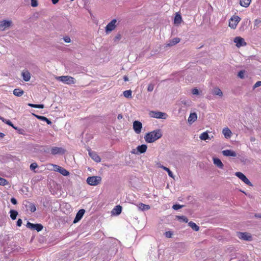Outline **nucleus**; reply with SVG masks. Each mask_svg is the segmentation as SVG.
<instances>
[{
    "instance_id": "f257e3e1",
    "label": "nucleus",
    "mask_w": 261,
    "mask_h": 261,
    "mask_svg": "<svg viewBox=\"0 0 261 261\" xmlns=\"http://www.w3.org/2000/svg\"><path fill=\"white\" fill-rule=\"evenodd\" d=\"M163 136V132L160 129H156L153 131L148 132L144 136V140L148 143H152L161 138Z\"/></svg>"
},
{
    "instance_id": "f03ea898",
    "label": "nucleus",
    "mask_w": 261,
    "mask_h": 261,
    "mask_svg": "<svg viewBox=\"0 0 261 261\" xmlns=\"http://www.w3.org/2000/svg\"><path fill=\"white\" fill-rule=\"evenodd\" d=\"M56 79L57 81H60L63 83L67 85H71L75 83V80L74 78L68 75L56 76Z\"/></svg>"
},
{
    "instance_id": "7ed1b4c3",
    "label": "nucleus",
    "mask_w": 261,
    "mask_h": 261,
    "mask_svg": "<svg viewBox=\"0 0 261 261\" xmlns=\"http://www.w3.org/2000/svg\"><path fill=\"white\" fill-rule=\"evenodd\" d=\"M87 182L90 186H95L101 181V177L98 176H92L87 178Z\"/></svg>"
},
{
    "instance_id": "20e7f679",
    "label": "nucleus",
    "mask_w": 261,
    "mask_h": 261,
    "mask_svg": "<svg viewBox=\"0 0 261 261\" xmlns=\"http://www.w3.org/2000/svg\"><path fill=\"white\" fill-rule=\"evenodd\" d=\"M149 115L152 118L157 119H165L168 117L166 113L158 111H151L150 112Z\"/></svg>"
},
{
    "instance_id": "39448f33",
    "label": "nucleus",
    "mask_w": 261,
    "mask_h": 261,
    "mask_svg": "<svg viewBox=\"0 0 261 261\" xmlns=\"http://www.w3.org/2000/svg\"><path fill=\"white\" fill-rule=\"evenodd\" d=\"M13 22L11 20H3L0 21V30L5 31L12 26Z\"/></svg>"
},
{
    "instance_id": "423d86ee",
    "label": "nucleus",
    "mask_w": 261,
    "mask_h": 261,
    "mask_svg": "<svg viewBox=\"0 0 261 261\" xmlns=\"http://www.w3.org/2000/svg\"><path fill=\"white\" fill-rule=\"evenodd\" d=\"M240 20L241 18L239 16L236 15L233 16L229 19V27L233 29H236Z\"/></svg>"
},
{
    "instance_id": "0eeeda50",
    "label": "nucleus",
    "mask_w": 261,
    "mask_h": 261,
    "mask_svg": "<svg viewBox=\"0 0 261 261\" xmlns=\"http://www.w3.org/2000/svg\"><path fill=\"white\" fill-rule=\"evenodd\" d=\"M117 20L116 19H114L107 25L105 29L107 34H108L115 30L117 26Z\"/></svg>"
},
{
    "instance_id": "6e6552de",
    "label": "nucleus",
    "mask_w": 261,
    "mask_h": 261,
    "mask_svg": "<svg viewBox=\"0 0 261 261\" xmlns=\"http://www.w3.org/2000/svg\"><path fill=\"white\" fill-rule=\"evenodd\" d=\"M51 166L53 167V169L55 171L59 172L64 176H68L69 175V172L65 169L57 165L51 164Z\"/></svg>"
},
{
    "instance_id": "1a4fd4ad",
    "label": "nucleus",
    "mask_w": 261,
    "mask_h": 261,
    "mask_svg": "<svg viewBox=\"0 0 261 261\" xmlns=\"http://www.w3.org/2000/svg\"><path fill=\"white\" fill-rule=\"evenodd\" d=\"M236 176H237L239 178H240L242 181H243L246 185L252 186V185L249 180L246 177V176L242 172H237L235 173Z\"/></svg>"
},
{
    "instance_id": "9d476101",
    "label": "nucleus",
    "mask_w": 261,
    "mask_h": 261,
    "mask_svg": "<svg viewBox=\"0 0 261 261\" xmlns=\"http://www.w3.org/2000/svg\"><path fill=\"white\" fill-rule=\"evenodd\" d=\"M27 227L32 230H36L38 232L43 229V226L40 224H33L29 222L27 223Z\"/></svg>"
},
{
    "instance_id": "9b49d317",
    "label": "nucleus",
    "mask_w": 261,
    "mask_h": 261,
    "mask_svg": "<svg viewBox=\"0 0 261 261\" xmlns=\"http://www.w3.org/2000/svg\"><path fill=\"white\" fill-rule=\"evenodd\" d=\"M133 126L135 132L137 134H140L142 128V123L139 121H135Z\"/></svg>"
},
{
    "instance_id": "f8f14e48",
    "label": "nucleus",
    "mask_w": 261,
    "mask_h": 261,
    "mask_svg": "<svg viewBox=\"0 0 261 261\" xmlns=\"http://www.w3.org/2000/svg\"><path fill=\"white\" fill-rule=\"evenodd\" d=\"M65 149L62 147H53L51 148V153L53 155L63 154L65 152Z\"/></svg>"
},
{
    "instance_id": "ddd939ff",
    "label": "nucleus",
    "mask_w": 261,
    "mask_h": 261,
    "mask_svg": "<svg viewBox=\"0 0 261 261\" xmlns=\"http://www.w3.org/2000/svg\"><path fill=\"white\" fill-rule=\"evenodd\" d=\"M147 149V146L145 144H142L141 145L138 146L137 148V151L135 150L132 151V153L134 154H138L139 153H145Z\"/></svg>"
},
{
    "instance_id": "4468645a",
    "label": "nucleus",
    "mask_w": 261,
    "mask_h": 261,
    "mask_svg": "<svg viewBox=\"0 0 261 261\" xmlns=\"http://www.w3.org/2000/svg\"><path fill=\"white\" fill-rule=\"evenodd\" d=\"M88 153L89 156L97 163H99L101 161L100 157L97 154V153L95 152L91 151L90 150H88Z\"/></svg>"
},
{
    "instance_id": "2eb2a0df",
    "label": "nucleus",
    "mask_w": 261,
    "mask_h": 261,
    "mask_svg": "<svg viewBox=\"0 0 261 261\" xmlns=\"http://www.w3.org/2000/svg\"><path fill=\"white\" fill-rule=\"evenodd\" d=\"M234 42L236 43V46L238 47L246 45V42L244 39L241 37H236L234 39Z\"/></svg>"
},
{
    "instance_id": "dca6fc26",
    "label": "nucleus",
    "mask_w": 261,
    "mask_h": 261,
    "mask_svg": "<svg viewBox=\"0 0 261 261\" xmlns=\"http://www.w3.org/2000/svg\"><path fill=\"white\" fill-rule=\"evenodd\" d=\"M237 236L239 239L246 241L251 240V236L246 232H238Z\"/></svg>"
},
{
    "instance_id": "f3484780",
    "label": "nucleus",
    "mask_w": 261,
    "mask_h": 261,
    "mask_svg": "<svg viewBox=\"0 0 261 261\" xmlns=\"http://www.w3.org/2000/svg\"><path fill=\"white\" fill-rule=\"evenodd\" d=\"M222 153L224 156L236 157L237 156V153L232 150H224L222 151Z\"/></svg>"
},
{
    "instance_id": "a211bd4d",
    "label": "nucleus",
    "mask_w": 261,
    "mask_h": 261,
    "mask_svg": "<svg viewBox=\"0 0 261 261\" xmlns=\"http://www.w3.org/2000/svg\"><path fill=\"white\" fill-rule=\"evenodd\" d=\"M85 211L84 209L80 210L76 214L75 218L73 221L74 223H76L79 222L83 217Z\"/></svg>"
},
{
    "instance_id": "6ab92c4d",
    "label": "nucleus",
    "mask_w": 261,
    "mask_h": 261,
    "mask_svg": "<svg viewBox=\"0 0 261 261\" xmlns=\"http://www.w3.org/2000/svg\"><path fill=\"white\" fill-rule=\"evenodd\" d=\"M197 119V115L196 113H191L188 119V122L191 124Z\"/></svg>"
},
{
    "instance_id": "aec40b11",
    "label": "nucleus",
    "mask_w": 261,
    "mask_h": 261,
    "mask_svg": "<svg viewBox=\"0 0 261 261\" xmlns=\"http://www.w3.org/2000/svg\"><path fill=\"white\" fill-rule=\"evenodd\" d=\"M213 161L214 165L220 169H223L224 165L222 161L218 158H213Z\"/></svg>"
},
{
    "instance_id": "412c9836",
    "label": "nucleus",
    "mask_w": 261,
    "mask_h": 261,
    "mask_svg": "<svg viewBox=\"0 0 261 261\" xmlns=\"http://www.w3.org/2000/svg\"><path fill=\"white\" fill-rule=\"evenodd\" d=\"M222 134L226 139L230 138L232 136V132L228 127H225L223 129Z\"/></svg>"
},
{
    "instance_id": "4be33fe9",
    "label": "nucleus",
    "mask_w": 261,
    "mask_h": 261,
    "mask_svg": "<svg viewBox=\"0 0 261 261\" xmlns=\"http://www.w3.org/2000/svg\"><path fill=\"white\" fill-rule=\"evenodd\" d=\"M136 205L138 207L139 210L142 211H147L150 209V206L149 205L145 204L142 203H139L136 204Z\"/></svg>"
},
{
    "instance_id": "5701e85b",
    "label": "nucleus",
    "mask_w": 261,
    "mask_h": 261,
    "mask_svg": "<svg viewBox=\"0 0 261 261\" xmlns=\"http://www.w3.org/2000/svg\"><path fill=\"white\" fill-rule=\"evenodd\" d=\"M122 211V207L120 205L116 206L112 211V214L113 215H119Z\"/></svg>"
},
{
    "instance_id": "b1692460",
    "label": "nucleus",
    "mask_w": 261,
    "mask_h": 261,
    "mask_svg": "<svg viewBox=\"0 0 261 261\" xmlns=\"http://www.w3.org/2000/svg\"><path fill=\"white\" fill-rule=\"evenodd\" d=\"M22 76L23 77V80L25 81V82L29 81L31 79V74L27 70L23 71L22 72Z\"/></svg>"
},
{
    "instance_id": "393cba45",
    "label": "nucleus",
    "mask_w": 261,
    "mask_h": 261,
    "mask_svg": "<svg viewBox=\"0 0 261 261\" xmlns=\"http://www.w3.org/2000/svg\"><path fill=\"white\" fill-rule=\"evenodd\" d=\"M180 39L179 38H174L171 40L167 44L166 46H172L180 42Z\"/></svg>"
},
{
    "instance_id": "a878e982",
    "label": "nucleus",
    "mask_w": 261,
    "mask_h": 261,
    "mask_svg": "<svg viewBox=\"0 0 261 261\" xmlns=\"http://www.w3.org/2000/svg\"><path fill=\"white\" fill-rule=\"evenodd\" d=\"M212 93L215 95H217L220 97H222L223 96V92L221 89L218 87H215L213 89Z\"/></svg>"
},
{
    "instance_id": "bb28decb",
    "label": "nucleus",
    "mask_w": 261,
    "mask_h": 261,
    "mask_svg": "<svg viewBox=\"0 0 261 261\" xmlns=\"http://www.w3.org/2000/svg\"><path fill=\"white\" fill-rule=\"evenodd\" d=\"M182 21V18L180 15L176 14L175 17L174 22L176 25L179 24Z\"/></svg>"
},
{
    "instance_id": "cd10ccee",
    "label": "nucleus",
    "mask_w": 261,
    "mask_h": 261,
    "mask_svg": "<svg viewBox=\"0 0 261 261\" xmlns=\"http://www.w3.org/2000/svg\"><path fill=\"white\" fill-rule=\"evenodd\" d=\"M199 138L201 140H206L207 139H210L211 138L210 137L208 133L205 132H203L199 136Z\"/></svg>"
},
{
    "instance_id": "c85d7f7f",
    "label": "nucleus",
    "mask_w": 261,
    "mask_h": 261,
    "mask_svg": "<svg viewBox=\"0 0 261 261\" xmlns=\"http://www.w3.org/2000/svg\"><path fill=\"white\" fill-rule=\"evenodd\" d=\"M24 92L20 89H15L13 90V94L16 96L20 97L23 95Z\"/></svg>"
},
{
    "instance_id": "c756f323",
    "label": "nucleus",
    "mask_w": 261,
    "mask_h": 261,
    "mask_svg": "<svg viewBox=\"0 0 261 261\" xmlns=\"http://www.w3.org/2000/svg\"><path fill=\"white\" fill-rule=\"evenodd\" d=\"M251 0H240V5L244 7H247L250 4Z\"/></svg>"
},
{
    "instance_id": "7c9ffc66",
    "label": "nucleus",
    "mask_w": 261,
    "mask_h": 261,
    "mask_svg": "<svg viewBox=\"0 0 261 261\" xmlns=\"http://www.w3.org/2000/svg\"><path fill=\"white\" fill-rule=\"evenodd\" d=\"M35 116L38 119L46 122V123L48 124H50L51 123V121L49 120H48L47 118H46L45 117L41 116H38V115H35Z\"/></svg>"
},
{
    "instance_id": "2f4dec72",
    "label": "nucleus",
    "mask_w": 261,
    "mask_h": 261,
    "mask_svg": "<svg viewBox=\"0 0 261 261\" xmlns=\"http://www.w3.org/2000/svg\"><path fill=\"white\" fill-rule=\"evenodd\" d=\"M188 224L195 231H198L199 229V226L193 222H190Z\"/></svg>"
},
{
    "instance_id": "473e14b6",
    "label": "nucleus",
    "mask_w": 261,
    "mask_h": 261,
    "mask_svg": "<svg viewBox=\"0 0 261 261\" xmlns=\"http://www.w3.org/2000/svg\"><path fill=\"white\" fill-rule=\"evenodd\" d=\"M10 213L11 218L12 220H15L18 215L17 212L15 210H11Z\"/></svg>"
},
{
    "instance_id": "72a5a7b5",
    "label": "nucleus",
    "mask_w": 261,
    "mask_h": 261,
    "mask_svg": "<svg viewBox=\"0 0 261 261\" xmlns=\"http://www.w3.org/2000/svg\"><path fill=\"white\" fill-rule=\"evenodd\" d=\"M180 105H183L185 107H188L190 106V101L187 99H183L180 101Z\"/></svg>"
},
{
    "instance_id": "f704fd0d",
    "label": "nucleus",
    "mask_w": 261,
    "mask_h": 261,
    "mask_svg": "<svg viewBox=\"0 0 261 261\" xmlns=\"http://www.w3.org/2000/svg\"><path fill=\"white\" fill-rule=\"evenodd\" d=\"M0 119L1 120H2V121L4 122H5L6 123H7V124L9 125L10 126H12L14 128H15V129H17L16 127H15L13 124H12V123L9 120H6V119H5L4 118H2V117H0Z\"/></svg>"
},
{
    "instance_id": "c9c22d12",
    "label": "nucleus",
    "mask_w": 261,
    "mask_h": 261,
    "mask_svg": "<svg viewBox=\"0 0 261 261\" xmlns=\"http://www.w3.org/2000/svg\"><path fill=\"white\" fill-rule=\"evenodd\" d=\"M29 210L32 212H34L36 210V206L34 204L30 203L28 206Z\"/></svg>"
},
{
    "instance_id": "e433bc0d",
    "label": "nucleus",
    "mask_w": 261,
    "mask_h": 261,
    "mask_svg": "<svg viewBox=\"0 0 261 261\" xmlns=\"http://www.w3.org/2000/svg\"><path fill=\"white\" fill-rule=\"evenodd\" d=\"M28 106L35 108H40L42 109L44 108L43 105H35V104H32V103H28Z\"/></svg>"
},
{
    "instance_id": "4c0bfd02",
    "label": "nucleus",
    "mask_w": 261,
    "mask_h": 261,
    "mask_svg": "<svg viewBox=\"0 0 261 261\" xmlns=\"http://www.w3.org/2000/svg\"><path fill=\"white\" fill-rule=\"evenodd\" d=\"M123 95L124 97L126 98H129L132 97V91L131 90H126L123 92Z\"/></svg>"
},
{
    "instance_id": "58836bf2",
    "label": "nucleus",
    "mask_w": 261,
    "mask_h": 261,
    "mask_svg": "<svg viewBox=\"0 0 261 261\" xmlns=\"http://www.w3.org/2000/svg\"><path fill=\"white\" fill-rule=\"evenodd\" d=\"M8 184L9 182L6 179L0 177V185L5 186L8 185Z\"/></svg>"
},
{
    "instance_id": "ea45409f",
    "label": "nucleus",
    "mask_w": 261,
    "mask_h": 261,
    "mask_svg": "<svg viewBox=\"0 0 261 261\" xmlns=\"http://www.w3.org/2000/svg\"><path fill=\"white\" fill-rule=\"evenodd\" d=\"M164 170H165L166 171H167L168 172V175L170 177L174 178V176L173 173L171 171V170L168 168L166 167L164 169Z\"/></svg>"
},
{
    "instance_id": "a19ab883",
    "label": "nucleus",
    "mask_w": 261,
    "mask_h": 261,
    "mask_svg": "<svg viewBox=\"0 0 261 261\" xmlns=\"http://www.w3.org/2000/svg\"><path fill=\"white\" fill-rule=\"evenodd\" d=\"M173 234V233L171 231H168L165 232L164 235L165 237L167 238H172V236Z\"/></svg>"
},
{
    "instance_id": "79ce46f5",
    "label": "nucleus",
    "mask_w": 261,
    "mask_h": 261,
    "mask_svg": "<svg viewBox=\"0 0 261 261\" xmlns=\"http://www.w3.org/2000/svg\"><path fill=\"white\" fill-rule=\"evenodd\" d=\"M176 217L178 220H182V221L185 222L186 223L188 222V219H187V218L184 216H177Z\"/></svg>"
},
{
    "instance_id": "37998d69",
    "label": "nucleus",
    "mask_w": 261,
    "mask_h": 261,
    "mask_svg": "<svg viewBox=\"0 0 261 261\" xmlns=\"http://www.w3.org/2000/svg\"><path fill=\"white\" fill-rule=\"evenodd\" d=\"M154 89V85L152 84H150L148 85L147 90L149 92H151Z\"/></svg>"
},
{
    "instance_id": "c03bdc74",
    "label": "nucleus",
    "mask_w": 261,
    "mask_h": 261,
    "mask_svg": "<svg viewBox=\"0 0 261 261\" xmlns=\"http://www.w3.org/2000/svg\"><path fill=\"white\" fill-rule=\"evenodd\" d=\"M31 6L33 7H37L38 6V2L37 0H31Z\"/></svg>"
},
{
    "instance_id": "a18cd8bd",
    "label": "nucleus",
    "mask_w": 261,
    "mask_h": 261,
    "mask_svg": "<svg viewBox=\"0 0 261 261\" xmlns=\"http://www.w3.org/2000/svg\"><path fill=\"white\" fill-rule=\"evenodd\" d=\"M183 206V205H179V204H174L173 205L172 208L175 210H177L180 208H181Z\"/></svg>"
},
{
    "instance_id": "49530a36",
    "label": "nucleus",
    "mask_w": 261,
    "mask_h": 261,
    "mask_svg": "<svg viewBox=\"0 0 261 261\" xmlns=\"http://www.w3.org/2000/svg\"><path fill=\"white\" fill-rule=\"evenodd\" d=\"M192 93L193 95H198L199 91L197 88H194L192 90Z\"/></svg>"
},
{
    "instance_id": "de8ad7c7",
    "label": "nucleus",
    "mask_w": 261,
    "mask_h": 261,
    "mask_svg": "<svg viewBox=\"0 0 261 261\" xmlns=\"http://www.w3.org/2000/svg\"><path fill=\"white\" fill-rule=\"evenodd\" d=\"M37 164L35 163H32L30 165V169L31 170H34L37 167Z\"/></svg>"
},
{
    "instance_id": "09e8293b",
    "label": "nucleus",
    "mask_w": 261,
    "mask_h": 261,
    "mask_svg": "<svg viewBox=\"0 0 261 261\" xmlns=\"http://www.w3.org/2000/svg\"><path fill=\"white\" fill-rule=\"evenodd\" d=\"M244 71H240L238 73V76L240 77L241 79H243L244 77Z\"/></svg>"
},
{
    "instance_id": "8fccbe9b",
    "label": "nucleus",
    "mask_w": 261,
    "mask_h": 261,
    "mask_svg": "<svg viewBox=\"0 0 261 261\" xmlns=\"http://www.w3.org/2000/svg\"><path fill=\"white\" fill-rule=\"evenodd\" d=\"M63 39L66 43H69L71 41L70 38L68 36L65 37Z\"/></svg>"
},
{
    "instance_id": "3c124183",
    "label": "nucleus",
    "mask_w": 261,
    "mask_h": 261,
    "mask_svg": "<svg viewBox=\"0 0 261 261\" xmlns=\"http://www.w3.org/2000/svg\"><path fill=\"white\" fill-rule=\"evenodd\" d=\"M260 86H261V81H258L254 84V88H257Z\"/></svg>"
},
{
    "instance_id": "603ef678",
    "label": "nucleus",
    "mask_w": 261,
    "mask_h": 261,
    "mask_svg": "<svg viewBox=\"0 0 261 261\" xmlns=\"http://www.w3.org/2000/svg\"><path fill=\"white\" fill-rule=\"evenodd\" d=\"M156 166L158 168H162L163 169V170H164V169L165 168V166H164L163 165H162L161 163H156Z\"/></svg>"
},
{
    "instance_id": "864d4df0",
    "label": "nucleus",
    "mask_w": 261,
    "mask_h": 261,
    "mask_svg": "<svg viewBox=\"0 0 261 261\" xmlns=\"http://www.w3.org/2000/svg\"><path fill=\"white\" fill-rule=\"evenodd\" d=\"M22 220L21 219H19L18 220H17V225L19 227L21 226V225H22Z\"/></svg>"
},
{
    "instance_id": "5fc2aeb1",
    "label": "nucleus",
    "mask_w": 261,
    "mask_h": 261,
    "mask_svg": "<svg viewBox=\"0 0 261 261\" xmlns=\"http://www.w3.org/2000/svg\"><path fill=\"white\" fill-rule=\"evenodd\" d=\"M11 202L13 204H16L17 202V200L15 198H12L11 199Z\"/></svg>"
},
{
    "instance_id": "6e6d98bb",
    "label": "nucleus",
    "mask_w": 261,
    "mask_h": 261,
    "mask_svg": "<svg viewBox=\"0 0 261 261\" xmlns=\"http://www.w3.org/2000/svg\"><path fill=\"white\" fill-rule=\"evenodd\" d=\"M260 22V20L258 19H256L254 21V24L255 25H257Z\"/></svg>"
},
{
    "instance_id": "4d7b16f0",
    "label": "nucleus",
    "mask_w": 261,
    "mask_h": 261,
    "mask_svg": "<svg viewBox=\"0 0 261 261\" xmlns=\"http://www.w3.org/2000/svg\"><path fill=\"white\" fill-rule=\"evenodd\" d=\"M254 216L256 218H261V214H255Z\"/></svg>"
},
{
    "instance_id": "13d9d810",
    "label": "nucleus",
    "mask_w": 261,
    "mask_h": 261,
    "mask_svg": "<svg viewBox=\"0 0 261 261\" xmlns=\"http://www.w3.org/2000/svg\"><path fill=\"white\" fill-rule=\"evenodd\" d=\"M52 1V3L54 4H56L59 0H51Z\"/></svg>"
},
{
    "instance_id": "bf43d9fd",
    "label": "nucleus",
    "mask_w": 261,
    "mask_h": 261,
    "mask_svg": "<svg viewBox=\"0 0 261 261\" xmlns=\"http://www.w3.org/2000/svg\"><path fill=\"white\" fill-rule=\"evenodd\" d=\"M123 79H124V81H128V78L127 77V76H124V77H123Z\"/></svg>"
},
{
    "instance_id": "052dcab7",
    "label": "nucleus",
    "mask_w": 261,
    "mask_h": 261,
    "mask_svg": "<svg viewBox=\"0 0 261 261\" xmlns=\"http://www.w3.org/2000/svg\"><path fill=\"white\" fill-rule=\"evenodd\" d=\"M122 118V115L121 114H119L118 115V119H121Z\"/></svg>"
},
{
    "instance_id": "680f3d73",
    "label": "nucleus",
    "mask_w": 261,
    "mask_h": 261,
    "mask_svg": "<svg viewBox=\"0 0 261 261\" xmlns=\"http://www.w3.org/2000/svg\"><path fill=\"white\" fill-rule=\"evenodd\" d=\"M5 135L3 133H0V138H2L4 137Z\"/></svg>"
},
{
    "instance_id": "e2e57ef3",
    "label": "nucleus",
    "mask_w": 261,
    "mask_h": 261,
    "mask_svg": "<svg viewBox=\"0 0 261 261\" xmlns=\"http://www.w3.org/2000/svg\"><path fill=\"white\" fill-rule=\"evenodd\" d=\"M115 38L116 39H118V40L120 39V35H117V36H116Z\"/></svg>"
}]
</instances>
